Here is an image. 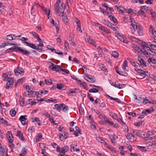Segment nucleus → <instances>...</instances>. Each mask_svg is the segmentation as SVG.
<instances>
[{"mask_svg": "<svg viewBox=\"0 0 156 156\" xmlns=\"http://www.w3.org/2000/svg\"><path fill=\"white\" fill-rule=\"evenodd\" d=\"M61 70L64 72L66 74H69V71L67 69H62L61 68Z\"/></svg>", "mask_w": 156, "mask_h": 156, "instance_id": "56", "label": "nucleus"}, {"mask_svg": "<svg viewBox=\"0 0 156 156\" xmlns=\"http://www.w3.org/2000/svg\"><path fill=\"white\" fill-rule=\"evenodd\" d=\"M17 50H18V51L20 52L23 55H27L30 54V51H27L25 49H23L20 47H18L17 48Z\"/></svg>", "mask_w": 156, "mask_h": 156, "instance_id": "5", "label": "nucleus"}, {"mask_svg": "<svg viewBox=\"0 0 156 156\" xmlns=\"http://www.w3.org/2000/svg\"><path fill=\"white\" fill-rule=\"evenodd\" d=\"M136 29L137 30V32L140 36H142L143 35V28L140 25H138L136 24Z\"/></svg>", "mask_w": 156, "mask_h": 156, "instance_id": "4", "label": "nucleus"}, {"mask_svg": "<svg viewBox=\"0 0 156 156\" xmlns=\"http://www.w3.org/2000/svg\"><path fill=\"white\" fill-rule=\"evenodd\" d=\"M143 103L145 102V103L144 104H147V103H149L150 104H154V103L153 102H152L151 101H150L149 100H147V99H144V100L143 101Z\"/></svg>", "mask_w": 156, "mask_h": 156, "instance_id": "60", "label": "nucleus"}, {"mask_svg": "<svg viewBox=\"0 0 156 156\" xmlns=\"http://www.w3.org/2000/svg\"><path fill=\"white\" fill-rule=\"evenodd\" d=\"M147 61L152 66L154 67V64H156V60L155 59L153 58V57H149Z\"/></svg>", "mask_w": 156, "mask_h": 156, "instance_id": "13", "label": "nucleus"}, {"mask_svg": "<svg viewBox=\"0 0 156 156\" xmlns=\"http://www.w3.org/2000/svg\"><path fill=\"white\" fill-rule=\"evenodd\" d=\"M18 47L17 46H14L13 48H9L5 51V53H8V52H12L13 51H15L17 52L18 51V50H17V48Z\"/></svg>", "mask_w": 156, "mask_h": 156, "instance_id": "17", "label": "nucleus"}, {"mask_svg": "<svg viewBox=\"0 0 156 156\" xmlns=\"http://www.w3.org/2000/svg\"><path fill=\"white\" fill-rule=\"evenodd\" d=\"M59 5H58L57 4H55V7L54 8V11L55 12H56L57 13H58V12H61V11H60L59 10Z\"/></svg>", "mask_w": 156, "mask_h": 156, "instance_id": "32", "label": "nucleus"}, {"mask_svg": "<svg viewBox=\"0 0 156 156\" xmlns=\"http://www.w3.org/2000/svg\"><path fill=\"white\" fill-rule=\"evenodd\" d=\"M109 115L113 119H115L117 118V116L116 115H115V113L112 112H110L109 113Z\"/></svg>", "mask_w": 156, "mask_h": 156, "instance_id": "43", "label": "nucleus"}, {"mask_svg": "<svg viewBox=\"0 0 156 156\" xmlns=\"http://www.w3.org/2000/svg\"><path fill=\"white\" fill-rule=\"evenodd\" d=\"M9 44H10V43H9L8 41H5L2 43V46H1L0 47L2 48V47L4 48L5 46H8L9 45Z\"/></svg>", "mask_w": 156, "mask_h": 156, "instance_id": "48", "label": "nucleus"}, {"mask_svg": "<svg viewBox=\"0 0 156 156\" xmlns=\"http://www.w3.org/2000/svg\"><path fill=\"white\" fill-rule=\"evenodd\" d=\"M12 78H10L7 80L8 82L6 84V88L7 89H9L10 88H11L12 85L13 83V80L12 79Z\"/></svg>", "mask_w": 156, "mask_h": 156, "instance_id": "11", "label": "nucleus"}, {"mask_svg": "<svg viewBox=\"0 0 156 156\" xmlns=\"http://www.w3.org/2000/svg\"><path fill=\"white\" fill-rule=\"evenodd\" d=\"M122 66L123 69V70H126L127 69L126 68L128 67V66L127 62L126 60H125L124 62L122 65Z\"/></svg>", "mask_w": 156, "mask_h": 156, "instance_id": "37", "label": "nucleus"}, {"mask_svg": "<svg viewBox=\"0 0 156 156\" xmlns=\"http://www.w3.org/2000/svg\"><path fill=\"white\" fill-rule=\"evenodd\" d=\"M31 34H32V35L34 36V37L36 39H37V37H39V35L36 34L35 32H32L31 33Z\"/></svg>", "mask_w": 156, "mask_h": 156, "instance_id": "61", "label": "nucleus"}, {"mask_svg": "<svg viewBox=\"0 0 156 156\" xmlns=\"http://www.w3.org/2000/svg\"><path fill=\"white\" fill-rule=\"evenodd\" d=\"M143 122L142 121H140L134 123V124L135 126H139L140 125H143Z\"/></svg>", "mask_w": 156, "mask_h": 156, "instance_id": "57", "label": "nucleus"}, {"mask_svg": "<svg viewBox=\"0 0 156 156\" xmlns=\"http://www.w3.org/2000/svg\"><path fill=\"white\" fill-rule=\"evenodd\" d=\"M14 73L17 76L19 74L23 75L24 74V71L23 69L20 67H17V69H14Z\"/></svg>", "mask_w": 156, "mask_h": 156, "instance_id": "7", "label": "nucleus"}, {"mask_svg": "<svg viewBox=\"0 0 156 156\" xmlns=\"http://www.w3.org/2000/svg\"><path fill=\"white\" fill-rule=\"evenodd\" d=\"M91 76L89 74H86L84 76V78L87 81L89 82L90 83L95 82V81L94 80V79L92 77H90Z\"/></svg>", "mask_w": 156, "mask_h": 156, "instance_id": "10", "label": "nucleus"}, {"mask_svg": "<svg viewBox=\"0 0 156 156\" xmlns=\"http://www.w3.org/2000/svg\"><path fill=\"white\" fill-rule=\"evenodd\" d=\"M132 47L134 48V51L136 53V51H138V50H140V49L139 46H137V45L136 44H132Z\"/></svg>", "mask_w": 156, "mask_h": 156, "instance_id": "22", "label": "nucleus"}, {"mask_svg": "<svg viewBox=\"0 0 156 156\" xmlns=\"http://www.w3.org/2000/svg\"><path fill=\"white\" fill-rule=\"evenodd\" d=\"M113 86L119 89H122L125 86V85L124 84H121L117 81L115 82L114 83Z\"/></svg>", "mask_w": 156, "mask_h": 156, "instance_id": "12", "label": "nucleus"}, {"mask_svg": "<svg viewBox=\"0 0 156 156\" xmlns=\"http://www.w3.org/2000/svg\"><path fill=\"white\" fill-rule=\"evenodd\" d=\"M139 14L140 15H141L144 17L146 16L144 10H140L139 12Z\"/></svg>", "mask_w": 156, "mask_h": 156, "instance_id": "45", "label": "nucleus"}, {"mask_svg": "<svg viewBox=\"0 0 156 156\" xmlns=\"http://www.w3.org/2000/svg\"><path fill=\"white\" fill-rule=\"evenodd\" d=\"M99 29L103 31L106 32V33H108V30L106 27H103L101 26L99 27Z\"/></svg>", "mask_w": 156, "mask_h": 156, "instance_id": "33", "label": "nucleus"}, {"mask_svg": "<svg viewBox=\"0 0 156 156\" xmlns=\"http://www.w3.org/2000/svg\"><path fill=\"white\" fill-rule=\"evenodd\" d=\"M112 55L115 58H118L119 56V53L115 51H113L112 53Z\"/></svg>", "mask_w": 156, "mask_h": 156, "instance_id": "40", "label": "nucleus"}, {"mask_svg": "<svg viewBox=\"0 0 156 156\" xmlns=\"http://www.w3.org/2000/svg\"><path fill=\"white\" fill-rule=\"evenodd\" d=\"M6 135L9 141L11 143H12L13 141V137L12 132L10 131H8L7 132Z\"/></svg>", "mask_w": 156, "mask_h": 156, "instance_id": "9", "label": "nucleus"}, {"mask_svg": "<svg viewBox=\"0 0 156 156\" xmlns=\"http://www.w3.org/2000/svg\"><path fill=\"white\" fill-rule=\"evenodd\" d=\"M37 47L36 46V50L38 51L41 52L43 51V48L42 47H38V46H37Z\"/></svg>", "mask_w": 156, "mask_h": 156, "instance_id": "52", "label": "nucleus"}, {"mask_svg": "<svg viewBox=\"0 0 156 156\" xmlns=\"http://www.w3.org/2000/svg\"><path fill=\"white\" fill-rule=\"evenodd\" d=\"M8 75L5 73L4 74H3L2 76V77L4 78L3 80L4 81H6L8 80L10 78L8 77Z\"/></svg>", "mask_w": 156, "mask_h": 156, "instance_id": "39", "label": "nucleus"}, {"mask_svg": "<svg viewBox=\"0 0 156 156\" xmlns=\"http://www.w3.org/2000/svg\"><path fill=\"white\" fill-rule=\"evenodd\" d=\"M19 101L20 102L21 106H23L24 105L25 100L24 98H22L21 96L20 98Z\"/></svg>", "mask_w": 156, "mask_h": 156, "instance_id": "35", "label": "nucleus"}, {"mask_svg": "<svg viewBox=\"0 0 156 156\" xmlns=\"http://www.w3.org/2000/svg\"><path fill=\"white\" fill-rule=\"evenodd\" d=\"M99 90L97 88H92L90 89L89 91V92L90 93H98V92Z\"/></svg>", "mask_w": 156, "mask_h": 156, "instance_id": "36", "label": "nucleus"}, {"mask_svg": "<svg viewBox=\"0 0 156 156\" xmlns=\"http://www.w3.org/2000/svg\"><path fill=\"white\" fill-rule=\"evenodd\" d=\"M61 16L62 17V19L64 21H65L66 22H65V23H67V19L68 18L67 16H66V14L65 13H64V12H63L62 14H61Z\"/></svg>", "mask_w": 156, "mask_h": 156, "instance_id": "30", "label": "nucleus"}, {"mask_svg": "<svg viewBox=\"0 0 156 156\" xmlns=\"http://www.w3.org/2000/svg\"><path fill=\"white\" fill-rule=\"evenodd\" d=\"M102 22L105 25L107 26L108 25V23L109 22V21L107 20H105V19L102 20Z\"/></svg>", "mask_w": 156, "mask_h": 156, "instance_id": "63", "label": "nucleus"}, {"mask_svg": "<svg viewBox=\"0 0 156 156\" xmlns=\"http://www.w3.org/2000/svg\"><path fill=\"white\" fill-rule=\"evenodd\" d=\"M78 84L80 85H83V87L84 88H85L86 90H87L88 88L87 87H85L84 85H83V83L80 80H78L77 81Z\"/></svg>", "mask_w": 156, "mask_h": 156, "instance_id": "50", "label": "nucleus"}, {"mask_svg": "<svg viewBox=\"0 0 156 156\" xmlns=\"http://www.w3.org/2000/svg\"><path fill=\"white\" fill-rule=\"evenodd\" d=\"M156 56V53L151 49V51L149 52L148 55H147V57H151V55Z\"/></svg>", "mask_w": 156, "mask_h": 156, "instance_id": "25", "label": "nucleus"}, {"mask_svg": "<svg viewBox=\"0 0 156 156\" xmlns=\"http://www.w3.org/2000/svg\"><path fill=\"white\" fill-rule=\"evenodd\" d=\"M56 86V88L58 89L65 90L66 89V87H64L62 84L61 83L57 84Z\"/></svg>", "mask_w": 156, "mask_h": 156, "instance_id": "21", "label": "nucleus"}, {"mask_svg": "<svg viewBox=\"0 0 156 156\" xmlns=\"http://www.w3.org/2000/svg\"><path fill=\"white\" fill-rule=\"evenodd\" d=\"M132 65L135 68H137L138 66H139V67L140 66V65L139 64V63H138L137 62H134L132 64Z\"/></svg>", "mask_w": 156, "mask_h": 156, "instance_id": "58", "label": "nucleus"}, {"mask_svg": "<svg viewBox=\"0 0 156 156\" xmlns=\"http://www.w3.org/2000/svg\"><path fill=\"white\" fill-rule=\"evenodd\" d=\"M23 43L26 44V45L30 47L33 49H36V46L34 44L29 43L27 41H24Z\"/></svg>", "mask_w": 156, "mask_h": 156, "instance_id": "16", "label": "nucleus"}, {"mask_svg": "<svg viewBox=\"0 0 156 156\" xmlns=\"http://www.w3.org/2000/svg\"><path fill=\"white\" fill-rule=\"evenodd\" d=\"M101 143L103 144L104 145H105V147H107L108 148L111 149V148L109 147L108 145L107 144V143L104 140H101L100 142Z\"/></svg>", "mask_w": 156, "mask_h": 156, "instance_id": "44", "label": "nucleus"}, {"mask_svg": "<svg viewBox=\"0 0 156 156\" xmlns=\"http://www.w3.org/2000/svg\"><path fill=\"white\" fill-rule=\"evenodd\" d=\"M50 63L51 65L49 66V68L50 69L53 71H55L56 72H60L59 70V69L61 70V68L60 66L55 65L51 62H50Z\"/></svg>", "mask_w": 156, "mask_h": 156, "instance_id": "2", "label": "nucleus"}, {"mask_svg": "<svg viewBox=\"0 0 156 156\" xmlns=\"http://www.w3.org/2000/svg\"><path fill=\"white\" fill-rule=\"evenodd\" d=\"M65 48H66V50H68V49H69V44L66 41H65Z\"/></svg>", "mask_w": 156, "mask_h": 156, "instance_id": "59", "label": "nucleus"}, {"mask_svg": "<svg viewBox=\"0 0 156 156\" xmlns=\"http://www.w3.org/2000/svg\"><path fill=\"white\" fill-rule=\"evenodd\" d=\"M46 101L47 102H51L55 103H56L57 102V100L56 99H53L52 98H50L49 99H47L46 100Z\"/></svg>", "mask_w": 156, "mask_h": 156, "instance_id": "38", "label": "nucleus"}, {"mask_svg": "<svg viewBox=\"0 0 156 156\" xmlns=\"http://www.w3.org/2000/svg\"><path fill=\"white\" fill-rule=\"evenodd\" d=\"M10 113L12 117H14L16 114V112L15 110L11 109L10 111Z\"/></svg>", "mask_w": 156, "mask_h": 156, "instance_id": "41", "label": "nucleus"}, {"mask_svg": "<svg viewBox=\"0 0 156 156\" xmlns=\"http://www.w3.org/2000/svg\"><path fill=\"white\" fill-rule=\"evenodd\" d=\"M27 117V115H21L19 119V120L20 121L21 123L23 125L27 124L28 121Z\"/></svg>", "mask_w": 156, "mask_h": 156, "instance_id": "3", "label": "nucleus"}, {"mask_svg": "<svg viewBox=\"0 0 156 156\" xmlns=\"http://www.w3.org/2000/svg\"><path fill=\"white\" fill-rule=\"evenodd\" d=\"M69 147L67 146H65L62 148L61 153H63V154H65L69 151Z\"/></svg>", "mask_w": 156, "mask_h": 156, "instance_id": "18", "label": "nucleus"}, {"mask_svg": "<svg viewBox=\"0 0 156 156\" xmlns=\"http://www.w3.org/2000/svg\"><path fill=\"white\" fill-rule=\"evenodd\" d=\"M109 17L111 20H112L114 22L115 25L118 24V21L117 19L113 16L110 15L109 16Z\"/></svg>", "mask_w": 156, "mask_h": 156, "instance_id": "23", "label": "nucleus"}, {"mask_svg": "<svg viewBox=\"0 0 156 156\" xmlns=\"http://www.w3.org/2000/svg\"><path fill=\"white\" fill-rule=\"evenodd\" d=\"M16 135L22 141H24L25 140V139L23 136V134L20 131H17L16 133Z\"/></svg>", "mask_w": 156, "mask_h": 156, "instance_id": "14", "label": "nucleus"}, {"mask_svg": "<svg viewBox=\"0 0 156 156\" xmlns=\"http://www.w3.org/2000/svg\"><path fill=\"white\" fill-rule=\"evenodd\" d=\"M151 51V49L149 47L146 46L145 45L142 44L141 45L140 51L144 55L146 56L148 55L149 52Z\"/></svg>", "mask_w": 156, "mask_h": 156, "instance_id": "1", "label": "nucleus"}, {"mask_svg": "<svg viewBox=\"0 0 156 156\" xmlns=\"http://www.w3.org/2000/svg\"><path fill=\"white\" fill-rule=\"evenodd\" d=\"M154 109L152 107L150 108V109H147L145 110L146 112H147L148 113H151L153 111Z\"/></svg>", "mask_w": 156, "mask_h": 156, "instance_id": "49", "label": "nucleus"}, {"mask_svg": "<svg viewBox=\"0 0 156 156\" xmlns=\"http://www.w3.org/2000/svg\"><path fill=\"white\" fill-rule=\"evenodd\" d=\"M61 106V109H62L63 111L64 112H66L69 109L68 107L64 104H62Z\"/></svg>", "mask_w": 156, "mask_h": 156, "instance_id": "31", "label": "nucleus"}, {"mask_svg": "<svg viewBox=\"0 0 156 156\" xmlns=\"http://www.w3.org/2000/svg\"><path fill=\"white\" fill-rule=\"evenodd\" d=\"M78 21L76 22V23L77 24V29L79 31L82 33V30H81V24L80 21L76 19Z\"/></svg>", "mask_w": 156, "mask_h": 156, "instance_id": "24", "label": "nucleus"}, {"mask_svg": "<svg viewBox=\"0 0 156 156\" xmlns=\"http://www.w3.org/2000/svg\"><path fill=\"white\" fill-rule=\"evenodd\" d=\"M80 92H81V91L79 89H70L68 92H67V93L68 94L70 95L71 93L76 94V93Z\"/></svg>", "mask_w": 156, "mask_h": 156, "instance_id": "15", "label": "nucleus"}, {"mask_svg": "<svg viewBox=\"0 0 156 156\" xmlns=\"http://www.w3.org/2000/svg\"><path fill=\"white\" fill-rule=\"evenodd\" d=\"M42 137V135L40 133L38 134L36 136V142L39 141L40 139Z\"/></svg>", "mask_w": 156, "mask_h": 156, "instance_id": "34", "label": "nucleus"}, {"mask_svg": "<svg viewBox=\"0 0 156 156\" xmlns=\"http://www.w3.org/2000/svg\"><path fill=\"white\" fill-rule=\"evenodd\" d=\"M150 47L152 49L156 50V45L150 44Z\"/></svg>", "mask_w": 156, "mask_h": 156, "instance_id": "64", "label": "nucleus"}, {"mask_svg": "<svg viewBox=\"0 0 156 156\" xmlns=\"http://www.w3.org/2000/svg\"><path fill=\"white\" fill-rule=\"evenodd\" d=\"M88 42L90 43L93 44L94 45H95V42L93 40L90 39V38H87V39Z\"/></svg>", "mask_w": 156, "mask_h": 156, "instance_id": "46", "label": "nucleus"}, {"mask_svg": "<svg viewBox=\"0 0 156 156\" xmlns=\"http://www.w3.org/2000/svg\"><path fill=\"white\" fill-rule=\"evenodd\" d=\"M99 66H100L101 70H102L105 71L106 70H107V69L106 68V67H105V66L103 64H100Z\"/></svg>", "mask_w": 156, "mask_h": 156, "instance_id": "54", "label": "nucleus"}, {"mask_svg": "<svg viewBox=\"0 0 156 156\" xmlns=\"http://www.w3.org/2000/svg\"><path fill=\"white\" fill-rule=\"evenodd\" d=\"M133 133L135 135H136L140 137H142V135L144 136H145V134H143V132L142 131L136 129H133L132 130Z\"/></svg>", "mask_w": 156, "mask_h": 156, "instance_id": "6", "label": "nucleus"}, {"mask_svg": "<svg viewBox=\"0 0 156 156\" xmlns=\"http://www.w3.org/2000/svg\"><path fill=\"white\" fill-rule=\"evenodd\" d=\"M128 69H126V70H123V71H119V73L120 74L119 75L124 76H126L128 75L127 72H128Z\"/></svg>", "mask_w": 156, "mask_h": 156, "instance_id": "26", "label": "nucleus"}, {"mask_svg": "<svg viewBox=\"0 0 156 156\" xmlns=\"http://www.w3.org/2000/svg\"><path fill=\"white\" fill-rule=\"evenodd\" d=\"M61 106V105L60 104H56L54 105V107L56 108V109L59 111H60Z\"/></svg>", "mask_w": 156, "mask_h": 156, "instance_id": "42", "label": "nucleus"}, {"mask_svg": "<svg viewBox=\"0 0 156 156\" xmlns=\"http://www.w3.org/2000/svg\"><path fill=\"white\" fill-rule=\"evenodd\" d=\"M140 65L142 66L143 67H145L147 66L146 65V63L143 59V61H141L140 62Z\"/></svg>", "mask_w": 156, "mask_h": 156, "instance_id": "51", "label": "nucleus"}, {"mask_svg": "<svg viewBox=\"0 0 156 156\" xmlns=\"http://www.w3.org/2000/svg\"><path fill=\"white\" fill-rule=\"evenodd\" d=\"M98 53L99 55H102L103 54V51L101 49V48L99 46L98 48Z\"/></svg>", "mask_w": 156, "mask_h": 156, "instance_id": "47", "label": "nucleus"}, {"mask_svg": "<svg viewBox=\"0 0 156 156\" xmlns=\"http://www.w3.org/2000/svg\"><path fill=\"white\" fill-rule=\"evenodd\" d=\"M75 129L78 132V133H79L80 134H82V133H81V130H80L79 127L76 126L75 127Z\"/></svg>", "mask_w": 156, "mask_h": 156, "instance_id": "62", "label": "nucleus"}, {"mask_svg": "<svg viewBox=\"0 0 156 156\" xmlns=\"http://www.w3.org/2000/svg\"><path fill=\"white\" fill-rule=\"evenodd\" d=\"M107 96L108 98H110V99L112 100H115V101L116 102L118 103H120L121 102V101L118 98H112L109 95H107Z\"/></svg>", "mask_w": 156, "mask_h": 156, "instance_id": "28", "label": "nucleus"}, {"mask_svg": "<svg viewBox=\"0 0 156 156\" xmlns=\"http://www.w3.org/2000/svg\"><path fill=\"white\" fill-rule=\"evenodd\" d=\"M115 119L116 120L119 122L122 125H125V126H126V123L123 121L120 118H119L118 116H117V118Z\"/></svg>", "mask_w": 156, "mask_h": 156, "instance_id": "27", "label": "nucleus"}, {"mask_svg": "<svg viewBox=\"0 0 156 156\" xmlns=\"http://www.w3.org/2000/svg\"><path fill=\"white\" fill-rule=\"evenodd\" d=\"M31 121L32 122H36L37 123V124L39 126H41V125L40 123V120L39 119L36 117H34L31 118Z\"/></svg>", "mask_w": 156, "mask_h": 156, "instance_id": "19", "label": "nucleus"}, {"mask_svg": "<svg viewBox=\"0 0 156 156\" xmlns=\"http://www.w3.org/2000/svg\"><path fill=\"white\" fill-rule=\"evenodd\" d=\"M115 35L116 36L118 37V39L120 41H122V40L124 38L122 34L120 35L119 33H116Z\"/></svg>", "mask_w": 156, "mask_h": 156, "instance_id": "29", "label": "nucleus"}, {"mask_svg": "<svg viewBox=\"0 0 156 156\" xmlns=\"http://www.w3.org/2000/svg\"><path fill=\"white\" fill-rule=\"evenodd\" d=\"M45 80V83L46 85H50V84H51L52 83L50 79V80Z\"/></svg>", "mask_w": 156, "mask_h": 156, "instance_id": "53", "label": "nucleus"}, {"mask_svg": "<svg viewBox=\"0 0 156 156\" xmlns=\"http://www.w3.org/2000/svg\"><path fill=\"white\" fill-rule=\"evenodd\" d=\"M5 39L9 40H13L15 39V35L12 34L7 35Z\"/></svg>", "mask_w": 156, "mask_h": 156, "instance_id": "20", "label": "nucleus"}, {"mask_svg": "<svg viewBox=\"0 0 156 156\" xmlns=\"http://www.w3.org/2000/svg\"><path fill=\"white\" fill-rule=\"evenodd\" d=\"M27 153V150L26 149L25 147H24L22 150L21 153L22 155H25Z\"/></svg>", "mask_w": 156, "mask_h": 156, "instance_id": "55", "label": "nucleus"}, {"mask_svg": "<svg viewBox=\"0 0 156 156\" xmlns=\"http://www.w3.org/2000/svg\"><path fill=\"white\" fill-rule=\"evenodd\" d=\"M126 138L131 142L136 140V138H135V136L130 133H128L126 136Z\"/></svg>", "mask_w": 156, "mask_h": 156, "instance_id": "8", "label": "nucleus"}]
</instances>
